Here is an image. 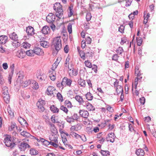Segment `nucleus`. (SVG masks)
<instances>
[{"label":"nucleus","mask_w":156,"mask_h":156,"mask_svg":"<svg viewBox=\"0 0 156 156\" xmlns=\"http://www.w3.org/2000/svg\"><path fill=\"white\" fill-rule=\"evenodd\" d=\"M53 45L54 46V50L53 52V55H56L62 48V43L60 37H56L53 38Z\"/></svg>","instance_id":"nucleus-1"},{"label":"nucleus","mask_w":156,"mask_h":156,"mask_svg":"<svg viewBox=\"0 0 156 156\" xmlns=\"http://www.w3.org/2000/svg\"><path fill=\"white\" fill-rule=\"evenodd\" d=\"M53 9L56 12V16L60 18L63 15V12L62 6L60 3L58 2L55 3L53 6Z\"/></svg>","instance_id":"nucleus-2"},{"label":"nucleus","mask_w":156,"mask_h":156,"mask_svg":"<svg viewBox=\"0 0 156 156\" xmlns=\"http://www.w3.org/2000/svg\"><path fill=\"white\" fill-rule=\"evenodd\" d=\"M23 78L24 76L23 75L20 74L17 80L18 81L20 82L21 86L26 87L31 84L32 83V80H29L26 81H23Z\"/></svg>","instance_id":"nucleus-3"},{"label":"nucleus","mask_w":156,"mask_h":156,"mask_svg":"<svg viewBox=\"0 0 156 156\" xmlns=\"http://www.w3.org/2000/svg\"><path fill=\"white\" fill-rule=\"evenodd\" d=\"M45 93L48 96L54 97L56 94V89L52 86H49L47 88Z\"/></svg>","instance_id":"nucleus-4"},{"label":"nucleus","mask_w":156,"mask_h":156,"mask_svg":"<svg viewBox=\"0 0 156 156\" xmlns=\"http://www.w3.org/2000/svg\"><path fill=\"white\" fill-rule=\"evenodd\" d=\"M4 143L6 146L10 147L11 148H13L15 144L11 140V137L9 135H7L5 138Z\"/></svg>","instance_id":"nucleus-5"},{"label":"nucleus","mask_w":156,"mask_h":156,"mask_svg":"<svg viewBox=\"0 0 156 156\" xmlns=\"http://www.w3.org/2000/svg\"><path fill=\"white\" fill-rule=\"evenodd\" d=\"M45 104V101L44 100L41 99L39 100L37 103V106L39 112H42L44 111V106Z\"/></svg>","instance_id":"nucleus-6"},{"label":"nucleus","mask_w":156,"mask_h":156,"mask_svg":"<svg viewBox=\"0 0 156 156\" xmlns=\"http://www.w3.org/2000/svg\"><path fill=\"white\" fill-rule=\"evenodd\" d=\"M114 87H115V89L116 90L117 94H123V90L122 87L119 84L118 81H116L115 82H114Z\"/></svg>","instance_id":"nucleus-7"},{"label":"nucleus","mask_w":156,"mask_h":156,"mask_svg":"<svg viewBox=\"0 0 156 156\" xmlns=\"http://www.w3.org/2000/svg\"><path fill=\"white\" fill-rule=\"evenodd\" d=\"M47 21L49 23H52L55 20V16L52 13H50L47 16Z\"/></svg>","instance_id":"nucleus-8"},{"label":"nucleus","mask_w":156,"mask_h":156,"mask_svg":"<svg viewBox=\"0 0 156 156\" xmlns=\"http://www.w3.org/2000/svg\"><path fill=\"white\" fill-rule=\"evenodd\" d=\"M36 76L37 79L40 81L44 80L47 77L46 76L42 73L40 71H38L36 74Z\"/></svg>","instance_id":"nucleus-9"},{"label":"nucleus","mask_w":156,"mask_h":156,"mask_svg":"<svg viewBox=\"0 0 156 156\" xmlns=\"http://www.w3.org/2000/svg\"><path fill=\"white\" fill-rule=\"evenodd\" d=\"M72 83V80L66 77H64L62 80V83L64 85V87H66V86L70 87Z\"/></svg>","instance_id":"nucleus-10"},{"label":"nucleus","mask_w":156,"mask_h":156,"mask_svg":"<svg viewBox=\"0 0 156 156\" xmlns=\"http://www.w3.org/2000/svg\"><path fill=\"white\" fill-rule=\"evenodd\" d=\"M48 125L49 127L50 130L52 134H57V130L54 124L52 123L51 122H49L48 123Z\"/></svg>","instance_id":"nucleus-11"},{"label":"nucleus","mask_w":156,"mask_h":156,"mask_svg":"<svg viewBox=\"0 0 156 156\" xmlns=\"http://www.w3.org/2000/svg\"><path fill=\"white\" fill-rule=\"evenodd\" d=\"M19 147L21 151H24L27 148H30V147L27 143L23 142L20 144Z\"/></svg>","instance_id":"nucleus-12"},{"label":"nucleus","mask_w":156,"mask_h":156,"mask_svg":"<svg viewBox=\"0 0 156 156\" xmlns=\"http://www.w3.org/2000/svg\"><path fill=\"white\" fill-rule=\"evenodd\" d=\"M16 56L19 58H23L26 55L25 52L23 51L22 49L18 50L16 53Z\"/></svg>","instance_id":"nucleus-13"},{"label":"nucleus","mask_w":156,"mask_h":156,"mask_svg":"<svg viewBox=\"0 0 156 156\" xmlns=\"http://www.w3.org/2000/svg\"><path fill=\"white\" fill-rule=\"evenodd\" d=\"M80 115L85 118H87L89 116V113L88 111L84 110H80L79 112Z\"/></svg>","instance_id":"nucleus-14"},{"label":"nucleus","mask_w":156,"mask_h":156,"mask_svg":"<svg viewBox=\"0 0 156 156\" xmlns=\"http://www.w3.org/2000/svg\"><path fill=\"white\" fill-rule=\"evenodd\" d=\"M34 54L39 55H43L44 52L43 50L38 47H35L34 48Z\"/></svg>","instance_id":"nucleus-15"},{"label":"nucleus","mask_w":156,"mask_h":156,"mask_svg":"<svg viewBox=\"0 0 156 156\" xmlns=\"http://www.w3.org/2000/svg\"><path fill=\"white\" fill-rule=\"evenodd\" d=\"M115 136L113 133H109L107 135L106 139L108 141H109L111 142H113L114 141Z\"/></svg>","instance_id":"nucleus-16"},{"label":"nucleus","mask_w":156,"mask_h":156,"mask_svg":"<svg viewBox=\"0 0 156 156\" xmlns=\"http://www.w3.org/2000/svg\"><path fill=\"white\" fill-rule=\"evenodd\" d=\"M26 32L28 35H33L34 34V29L33 27L30 26L27 27Z\"/></svg>","instance_id":"nucleus-17"},{"label":"nucleus","mask_w":156,"mask_h":156,"mask_svg":"<svg viewBox=\"0 0 156 156\" xmlns=\"http://www.w3.org/2000/svg\"><path fill=\"white\" fill-rule=\"evenodd\" d=\"M58 135L57 134H52L50 135L49 137V139L50 141L57 142L58 141Z\"/></svg>","instance_id":"nucleus-18"},{"label":"nucleus","mask_w":156,"mask_h":156,"mask_svg":"<svg viewBox=\"0 0 156 156\" xmlns=\"http://www.w3.org/2000/svg\"><path fill=\"white\" fill-rule=\"evenodd\" d=\"M83 105L86 107V108L89 111H93L95 110L94 107L88 101L85 102V105Z\"/></svg>","instance_id":"nucleus-19"},{"label":"nucleus","mask_w":156,"mask_h":156,"mask_svg":"<svg viewBox=\"0 0 156 156\" xmlns=\"http://www.w3.org/2000/svg\"><path fill=\"white\" fill-rule=\"evenodd\" d=\"M18 121L21 125L24 126L26 127H27L28 124L26 120L23 118L20 117L18 118Z\"/></svg>","instance_id":"nucleus-20"},{"label":"nucleus","mask_w":156,"mask_h":156,"mask_svg":"<svg viewBox=\"0 0 156 156\" xmlns=\"http://www.w3.org/2000/svg\"><path fill=\"white\" fill-rule=\"evenodd\" d=\"M137 77H136L134 81V85H135V89L136 88L137 85L138 84V82H140L142 80V76H137Z\"/></svg>","instance_id":"nucleus-21"},{"label":"nucleus","mask_w":156,"mask_h":156,"mask_svg":"<svg viewBox=\"0 0 156 156\" xmlns=\"http://www.w3.org/2000/svg\"><path fill=\"white\" fill-rule=\"evenodd\" d=\"M41 31L44 34H46L50 32V29L48 26H45L42 28Z\"/></svg>","instance_id":"nucleus-22"},{"label":"nucleus","mask_w":156,"mask_h":156,"mask_svg":"<svg viewBox=\"0 0 156 156\" xmlns=\"http://www.w3.org/2000/svg\"><path fill=\"white\" fill-rule=\"evenodd\" d=\"M78 72L77 70L74 69L69 72V76L72 77L76 76L78 74Z\"/></svg>","instance_id":"nucleus-23"},{"label":"nucleus","mask_w":156,"mask_h":156,"mask_svg":"<svg viewBox=\"0 0 156 156\" xmlns=\"http://www.w3.org/2000/svg\"><path fill=\"white\" fill-rule=\"evenodd\" d=\"M8 37L6 36L2 35L0 36V44H4L7 41Z\"/></svg>","instance_id":"nucleus-24"},{"label":"nucleus","mask_w":156,"mask_h":156,"mask_svg":"<svg viewBox=\"0 0 156 156\" xmlns=\"http://www.w3.org/2000/svg\"><path fill=\"white\" fill-rule=\"evenodd\" d=\"M51 111L53 113H58L59 112V109L54 105H52L50 107Z\"/></svg>","instance_id":"nucleus-25"},{"label":"nucleus","mask_w":156,"mask_h":156,"mask_svg":"<svg viewBox=\"0 0 156 156\" xmlns=\"http://www.w3.org/2000/svg\"><path fill=\"white\" fill-rule=\"evenodd\" d=\"M40 139L41 142L43 143V145L46 146L47 147L50 144V141L49 142L45 139L41 137L40 138Z\"/></svg>","instance_id":"nucleus-26"},{"label":"nucleus","mask_w":156,"mask_h":156,"mask_svg":"<svg viewBox=\"0 0 156 156\" xmlns=\"http://www.w3.org/2000/svg\"><path fill=\"white\" fill-rule=\"evenodd\" d=\"M150 17V14L149 13H147L146 12H144V20L143 22V23L144 24H146L147 23L148 19Z\"/></svg>","instance_id":"nucleus-27"},{"label":"nucleus","mask_w":156,"mask_h":156,"mask_svg":"<svg viewBox=\"0 0 156 156\" xmlns=\"http://www.w3.org/2000/svg\"><path fill=\"white\" fill-rule=\"evenodd\" d=\"M136 153L138 156H143L145 154L144 150L141 149H139L136 150Z\"/></svg>","instance_id":"nucleus-28"},{"label":"nucleus","mask_w":156,"mask_h":156,"mask_svg":"<svg viewBox=\"0 0 156 156\" xmlns=\"http://www.w3.org/2000/svg\"><path fill=\"white\" fill-rule=\"evenodd\" d=\"M73 5H71L69 7L68 9V16L70 17L73 15Z\"/></svg>","instance_id":"nucleus-29"},{"label":"nucleus","mask_w":156,"mask_h":156,"mask_svg":"<svg viewBox=\"0 0 156 156\" xmlns=\"http://www.w3.org/2000/svg\"><path fill=\"white\" fill-rule=\"evenodd\" d=\"M40 44L43 47L45 48H48L49 46V42L44 41H41Z\"/></svg>","instance_id":"nucleus-30"},{"label":"nucleus","mask_w":156,"mask_h":156,"mask_svg":"<svg viewBox=\"0 0 156 156\" xmlns=\"http://www.w3.org/2000/svg\"><path fill=\"white\" fill-rule=\"evenodd\" d=\"M20 134L23 136L26 137H29L30 136H32L29 133L25 131H23L22 132H21Z\"/></svg>","instance_id":"nucleus-31"},{"label":"nucleus","mask_w":156,"mask_h":156,"mask_svg":"<svg viewBox=\"0 0 156 156\" xmlns=\"http://www.w3.org/2000/svg\"><path fill=\"white\" fill-rule=\"evenodd\" d=\"M78 83L81 86L85 87L86 86V82L85 80L80 78L78 80Z\"/></svg>","instance_id":"nucleus-32"},{"label":"nucleus","mask_w":156,"mask_h":156,"mask_svg":"<svg viewBox=\"0 0 156 156\" xmlns=\"http://www.w3.org/2000/svg\"><path fill=\"white\" fill-rule=\"evenodd\" d=\"M135 74L136 76H142L143 75V73H141L140 70L138 66L136 67Z\"/></svg>","instance_id":"nucleus-33"},{"label":"nucleus","mask_w":156,"mask_h":156,"mask_svg":"<svg viewBox=\"0 0 156 156\" xmlns=\"http://www.w3.org/2000/svg\"><path fill=\"white\" fill-rule=\"evenodd\" d=\"M75 99L80 104H82L83 103V100L82 97L79 95H76L75 97Z\"/></svg>","instance_id":"nucleus-34"},{"label":"nucleus","mask_w":156,"mask_h":156,"mask_svg":"<svg viewBox=\"0 0 156 156\" xmlns=\"http://www.w3.org/2000/svg\"><path fill=\"white\" fill-rule=\"evenodd\" d=\"M10 38L13 40H18V35L15 32L12 33L10 36Z\"/></svg>","instance_id":"nucleus-35"},{"label":"nucleus","mask_w":156,"mask_h":156,"mask_svg":"<svg viewBox=\"0 0 156 156\" xmlns=\"http://www.w3.org/2000/svg\"><path fill=\"white\" fill-rule=\"evenodd\" d=\"M12 45L14 47H18L20 45V43L18 41V40H13L12 43Z\"/></svg>","instance_id":"nucleus-36"},{"label":"nucleus","mask_w":156,"mask_h":156,"mask_svg":"<svg viewBox=\"0 0 156 156\" xmlns=\"http://www.w3.org/2000/svg\"><path fill=\"white\" fill-rule=\"evenodd\" d=\"M7 112L10 117H13L14 115L13 111L9 106L7 108Z\"/></svg>","instance_id":"nucleus-37"},{"label":"nucleus","mask_w":156,"mask_h":156,"mask_svg":"<svg viewBox=\"0 0 156 156\" xmlns=\"http://www.w3.org/2000/svg\"><path fill=\"white\" fill-rule=\"evenodd\" d=\"M70 135L73 137L77 139H79L80 137V135L73 132H71L70 133Z\"/></svg>","instance_id":"nucleus-38"},{"label":"nucleus","mask_w":156,"mask_h":156,"mask_svg":"<svg viewBox=\"0 0 156 156\" xmlns=\"http://www.w3.org/2000/svg\"><path fill=\"white\" fill-rule=\"evenodd\" d=\"M106 121L107 122H105V124H106V125L108 124V129L110 130H112L115 127V125L111 124L109 123V122L110 121L109 120H107Z\"/></svg>","instance_id":"nucleus-39"},{"label":"nucleus","mask_w":156,"mask_h":156,"mask_svg":"<svg viewBox=\"0 0 156 156\" xmlns=\"http://www.w3.org/2000/svg\"><path fill=\"white\" fill-rule=\"evenodd\" d=\"M79 55L81 58L84 60L86 59V55L85 53L83 51H78Z\"/></svg>","instance_id":"nucleus-40"},{"label":"nucleus","mask_w":156,"mask_h":156,"mask_svg":"<svg viewBox=\"0 0 156 156\" xmlns=\"http://www.w3.org/2000/svg\"><path fill=\"white\" fill-rule=\"evenodd\" d=\"M3 96L5 102L7 104L9 103L10 99L9 95H3Z\"/></svg>","instance_id":"nucleus-41"},{"label":"nucleus","mask_w":156,"mask_h":156,"mask_svg":"<svg viewBox=\"0 0 156 156\" xmlns=\"http://www.w3.org/2000/svg\"><path fill=\"white\" fill-rule=\"evenodd\" d=\"M85 96L86 99L89 101L92 100L93 98V96L90 92L87 93L86 94Z\"/></svg>","instance_id":"nucleus-42"},{"label":"nucleus","mask_w":156,"mask_h":156,"mask_svg":"<svg viewBox=\"0 0 156 156\" xmlns=\"http://www.w3.org/2000/svg\"><path fill=\"white\" fill-rule=\"evenodd\" d=\"M8 88L6 87H4L3 88L2 94L3 96L6 95H9L8 92Z\"/></svg>","instance_id":"nucleus-43"},{"label":"nucleus","mask_w":156,"mask_h":156,"mask_svg":"<svg viewBox=\"0 0 156 156\" xmlns=\"http://www.w3.org/2000/svg\"><path fill=\"white\" fill-rule=\"evenodd\" d=\"M65 105L68 108H71L73 106L71 102L68 100H66L64 102Z\"/></svg>","instance_id":"nucleus-44"},{"label":"nucleus","mask_w":156,"mask_h":156,"mask_svg":"<svg viewBox=\"0 0 156 156\" xmlns=\"http://www.w3.org/2000/svg\"><path fill=\"white\" fill-rule=\"evenodd\" d=\"M26 54L30 56H33L34 55V49L33 50H29L27 51L26 52Z\"/></svg>","instance_id":"nucleus-45"},{"label":"nucleus","mask_w":156,"mask_h":156,"mask_svg":"<svg viewBox=\"0 0 156 156\" xmlns=\"http://www.w3.org/2000/svg\"><path fill=\"white\" fill-rule=\"evenodd\" d=\"M101 153L103 156H108L110 155V152L108 151L101 150Z\"/></svg>","instance_id":"nucleus-46"},{"label":"nucleus","mask_w":156,"mask_h":156,"mask_svg":"<svg viewBox=\"0 0 156 156\" xmlns=\"http://www.w3.org/2000/svg\"><path fill=\"white\" fill-rule=\"evenodd\" d=\"M31 80L33 84V88L36 90L38 89L39 87L38 83L34 80Z\"/></svg>","instance_id":"nucleus-47"},{"label":"nucleus","mask_w":156,"mask_h":156,"mask_svg":"<svg viewBox=\"0 0 156 156\" xmlns=\"http://www.w3.org/2000/svg\"><path fill=\"white\" fill-rule=\"evenodd\" d=\"M84 64L85 66L88 68H91L92 67L91 63L89 60L85 61Z\"/></svg>","instance_id":"nucleus-48"},{"label":"nucleus","mask_w":156,"mask_h":156,"mask_svg":"<svg viewBox=\"0 0 156 156\" xmlns=\"http://www.w3.org/2000/svg\"><path fill=\"white\" fill-rule=\"evenodd\" d=\"M38 153V151L35 149L32 148L30 150V154L32 155H36Z\"/></svg>","instance_id":"nucleus-49"},{"label":"nucleus","mask_w":156,"mask_h":156,"mask_svg":"<svg viewBox=\"0 0 156 156\" xmlns=\"http://www.w3.org/2000/svg\"><path fill=\"white\" fill-rule=\"evenodd\" d=\"M56 97L59 101L61 102H62L63 101V97L60 93L58 92L57 93Z\"/></svg>","instance_id":"nucleus-50"},{"label":"nucleus","mask_w":156,"mask_h":156,"mask_svg":"<svg viewBox=\"0 0 156 156\" xmlns=\"http://www.w3.org/2000/svg\"><path fill=\"white\" fill-rule=\"evenodd\" d=\"M106 107L108 111L111 113H112L114 111V109L110 105H106Z\"/></svg>","instance_id":"nucleus-51"},{"label":"nucleus","mask_w":156,"mask_h":156,"mask_svg":"<svg viewBox=\"0 0 156 156\" xmlns=\"http://www.w3.org/2000/svg\"><path fill=\"white\" fill-rule=\"evenodd\" d=\"M60 109L62 111H63L65 113L67 114L68 112V110L65 106L63 105L61 106Z\"/></svg>","instance_id":"nucleus-52"},{"label":"nucleus","mask_w":156,"mask_h":156,"mask_svg":"<svg viewBox=\"0 0 156 156\" xmlns=\"http://www.w3.org/2000/svg\"><path fill=\"white\" fill-rule=\"evenodd\" d=\"M72 118L74 119V121L75 120L77 121L80 119V117L76 113H74L72 116Z\"/></svg>","instance_id":"nucleus-53"},{"label":"nucleus","mask_w":156,"mask_h":156,"mask_svg":"<svg viewBox=\"0 0 156 156\" xmlns=\"http://www.w3.org/2000/svg\"><path fill=\"white\" fill-rule=\"evenodd\" d=\"M87 50V51L86 52V53L87 54V55L89 57L92 56L94 54V52L92 51L90 48H89Z\"/></svg>","instance_id":"nucleus-54"},{"label":"nucleus","mask_w":156,"mask_h":156,"mask_svg":"<svg viewBox=\"0 0 156 156\" xmlns=\"http://www.w3.org/2000/svg\"><path fill=\"white\" fill-rule=\"evenodd\" d=\"M66 119V121L69 123H71V122H74V119L71 117H70L68 116Z\"/></svg>","instance_id":"nucleus-55"},{"label":"nucleus","mask_w":156,"mask_h":156,"mask_svg":"<svg viewBox=\"0 0 156 156\" xmlns=\"http://www.w3.org/2000/svg\"><path fill=\"white\" fill-rule=\"evenodd\" d=\"M69 60L70 58L69 56H68L66 58L64 63V65L65 67H67L68 66H69Z\"/></svg>","instance_id":"nucleus-56"},{"label":"nucleus","mask_w":156,"mask_h":156,"mask_svg":"<svg viewBox=\"0 0 156 156\" xmlns=\"http://www.w3.org/2000/svg\"><path fill=\"white\" fill-rule=\"evenodd\" d=\"M67 30L69 34L72 33V25L71 23H69L68 25Z\"/></svg>","instance_id":"nucleus-57"},{"label":"nucleus","mask_w":156,"mask_h":156,"mask_svg":"<svg viewBox=\"0 0 156 156\" xmlns=\"http://www.w3.org/2000/svg\"><path fill=\"white\" fill-rule=\"evenodd\" d=\"M23 47L25 48H29L30 47V44L27 42H24L22 44Z\"/></svg>","instance_id":"nucleus-58"},{"label":"nucleus","mask_w":156,"mask_h":156,"mask_svg":"<svg viewBox=\"0 0 156 156\" xmlns=\"http://www.w3.org/2000/svg\"><path fill=\"white\" fill-rule=\"evenodd\" d=\"M16 127V126L15 123H12L10 126L9 127V130L10 131L13 130Z\"/></svg>","instance_id":"nucleus-59"},{"label":"nucleus","mask_w":156,"mask_h":156,"mask_svg":"<svg viewBox=\"0 0 156 156\" xmlns=\"http://www.w3.org/2000/svg\"><path fill=\"white\" fill-rule=\"evenodd\" d=\"M50 144L54 147L56 148L58 146V141H57V142H54V141H50Z\"/></svg>","instance_id":"nucleus-60"},{"label":"nucleus","mask_w":156,"mask_h":156,"mask_svg":"<svg viewBox=\"0 0 156 156\" xmlns=\"http://www.w3.org/2000/svg\"><path fill=\"white\" fill-rule=\"evenodd\" d=\"M83 124L82 123H78L76 125V131L80 130L82 127Z\"/></svg>","instance_id":"nucleus-61"},{"label":"nucleus","mask_w":156,"mask_h":156,"mask_svg":"<svg viewBox=\"0 0 156 156\" xmlns=\"http://www.w3.org/2000/svg\"><path fill=\"white\" fill-rule=\"evenodd\" d=\"M61 57H58L56 59V60L55 61V62L54 63V64L56 66H58L59 63L61 60Z\"/></svg>","instance_id":"nucleus-62"},{"label":"nucleus","mask_w":156,"mask_h":156,"mask_svg":"<svg viewBox=\"0 0 156 156\" xmlns=\"http://www.w3.org/2000/svg\"><path fill=\"white\" fill-rule=\"evenodd\" d=\"M92 16L91 14L90 13H87L86 15V19L87 21H88L91 19Z\"/></svg>","instance_id":"nucleus-63"},{"label":"nucleus","mask_w":156,"mask_h":156,"mask_svg":"<svg viewBox=\"0 0 156 156\" xmlns=\"http://www.w3.org/2000/svg\"><path fill=\"white\" fill-rule=\"evenodd\" d=\"M62 141H61V143L64 144L65 145H67L68 142L66 138H64L62 136Z\"/></svg>","instance_id":"nucleus-64"}]
</instances>
